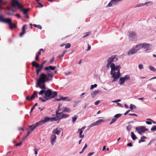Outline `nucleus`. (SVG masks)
Masks as SVG:
<instances>
[{"instance_id": "nucleus-1", "label": "nucleus", "mask_w": 156, "mask_h": 156, "mask_svg": "<svg viewBox=\"0 0 156 156\" xmlns=\"http://www.w3.org/2000/svg\"><path fill=\"white\" fill-rule=\"evenodd\" d=\"M44 94L46 98H55L57 96V93L56 91L52 92V91L49 89L47 90H41L39 93V94L40 95H43Z\"/></svg>"}, {"instance_id": "nucleus-2", "label": "nucleus", "mask_w": 156, "mask_h": 156, "mask_svg": "<svg viewBox=\"0 0 156 156\" xmlns=\"http://www.w3.org/2000/svg\"><path fill=\"white\" fill-rule=\"evenodd\" d=\"M0 22L4 23H8L9 28L11 30L17 27V26L16 24H13L12 23V20L11 18H7L4 19L3 16L2 15H0Z\"/></svg>"}, {"instance_id": "nucleus-3", "label": "nucleus", "mask_w": 156, "mask_h": 156, "mask_svg": "<svg viewBox=\"0 0 156 156\" xmlns=\"http://www.w3.org/2000/svg\"><path fill=\"white\" fill-rule=\"evenodd\" d=\"M50 80H51V78L47 77L45 74L43 73L41 74L39 79L37 81V85L40 86L41 84H44Z\"/></svg>"}, {"instance_id": "nucleus-4", "label": "nucleus", "mask_w": 156, "mask_h": 156, "mask_svg": "<svg viewBox=\"0 0 156 156\" xmlns=\"http://www.w3.org/2000/svg\"><path fill=\"white\" fill-rule=\"evenodd\" d=\"M56 67L55 66H50L46 67L44 69V71H46V73L48 76V77L51 78V80L52 78L53 77L54 75V73L51 70H54L56 69Z\"/></svg>"}, {"instance_id": "nucleus-5", "label": "nucleus", "mask_w": 156, "mask_h": 156, "mask_svg": "<svg viewBox=\"0 0 156 156\" xmlns=\"http://www.w3.org/2000/svg\"><path fill=\"white\" fill-rule=\"evenodd\" d=\"M59 117L56 116L55 117L50 118L48 117H45L43 119H42V121L43 124H45L48 122H53V121H56L58 120V122L60 119H59Z\"/></svg>"}, {"instance_id": "nucleus-6", "label": "nucleus", "mask_w": 156, "mask_h": 156, "mask_svg": "<svg viewBox=\"0 0 156 156\" xmlns=\"http://www.w3.org/2000/svg\"><path fill=\"white\" fill-rule=\"evenodd\" d=\"M120 69H119L118 70L117 72H115V73H114L111 74L112 75V78H113V80H112V82L117 81L120 78L121 75L120 72Z\"/></svg>"}, {"instance_id": "nucleus-7", "label": "nucleus", "mask_w": 156, "mask_h": 156, "mask_svg": "<svg viewBox=\"0 0 156 156\" xmlns=\"http://www.w3.org/2000/svg\"><path fill=\"white\" fill-rule=\"evenodd\" d=\"M130 41H135L136 38V33L133 31L129 32L127 34Z\"/></svg>"}, {"instance_id": "nucleus-8", "label": "nucleus", "mask_w": 156, "mask_h": 156, "mask_svg": "<svg viewBox=\"0 0 156 156\" xmlns=\"http://www.w3.org/2000/svg\"><path fill=\"white\" fill-rule=\"evenodd\" d=\"M111 71L110 72L111 75L113 73H115V71H117L119 69H120L121 66L120 65L115 66L114 63H113L111 66Z\"/></svg>"}, {"instance_id": "nucleus-9", "label": "nucleus", "mask_w": 156, "mask_h": 156, "mask_svg": "<svg viewBox=\"0 0 156 156\" xmlns=\"http://www.w3.org/2000/svg\"><path fill=\"white\" fill-rule=\"evenodd\" d=\"M118 60L117 56L116 55H112L111 57H109L107 59V61L111 63H113V62H116Z\"/></svg>"}, {"instance_id": "nucleus-10", "label": "nucleus", "mask_w": 156, "mask_h": 156, "mask_svg": "<svg viewBox=\"0 0 156 156\" xmlns=\"http://www.w3.org/2000/svg\"><path fill=\"white\" fill-rule=\"evenodd\" d=\"M41 124H43L42 120H41L38 122H37L35 124H34L30 126H28L30 129V130L31 131H32L36 127L39 125Z\"/></svg>"}, {"instance_id": "nucleus-11", "label": "nucleus", "mask_w": 156, "mask_h": 156, "mask_svg": "<svg viewBox=\"0 0 156 156\" xmlns=\"http://www.w3.org/2000/svg\"><path fill=\"white\" fill-rule=\"evenodd\" d=\"M12 7H18L19 9L22 6L16 0H12Z\"/></svg>"}, {"instance_id": "nucleus-12", "label": "nucleus", "mask_w": 156, "mask_h": 156, "mask_svg": "<svg viewBox=\"0 0 156 156\" xmlns=\"http://www.w3.org/2000/svg\"><path fill=\"white\" fill-rule=\"evenodd\" d=\"M104 120L103 119H99L96 121V122H94L93 123H91L89 126V127L90 128H91L94 126L98 125L101 122H104Z\"/></svg>"}, {"instance_id": "nucleus-13", "label": "nucleus", "mask_w": 156, "mask_h": 156, "mask_svg": "<svg viewBox=\"0 0 156 156\" xmlns=\"http://www.w3.org/2000/svg\"><path fill=\"white\" fill-rule=\"evenodd\" d=\"M137 51V49L135 47L131 48L128 51L127 54L129 56H130L133 54H135Z\"/></svg>"}, {"instance_id": "nucleus-14", "label": "nucleus", "mask_w": 156, "mask_h": 156, "mask_svg": "<svg viewBox=\"0 0 156 156\" xmlns=\"http://www.w3.org/2000/svg\"><path fill=\"white\" fill-rule=\"evenodd\" d=\"M46 61H44L40 65H39L38 63L36 62L35 61H33L32 63V65L33 66L35 67L36 68L40 66L42 68H43L44 65L46 63Z\"/></svg>"}, {"instance_id": "nucleus-15", "label": "nucleus", "mask_w": 156, "mask_h": 156, "mask_svg": "<svg viewBox=\"0 0 156 156\" xmlns=\"http://www.w3.org/2000/svg\"><path fill=\"white\" fill-rule=\"evenodd\" d=\"M122 0H111L108 4L106 6V7H110L112 6L113 5H115V3L121 1Z\"/></svg>"}, {"instance_id": "nucleus-16", "label": "nucleus", "mask_w": 156, "mask_h": 156, "mask_svg": "<svg viewBox=\"0 0 156 156\" xmlns=\"http://www.w3.org/2000/svg\"><path fill=\"white\" fill-rule=\"evenodd\" d=\"M151 46V44H146V43H143V46H142V47L143 48L145 49V51H149L150 49V46Z\"/></svg>"}, {"instance_id": "nucleus-17", "label": "nucleus", "mask_w": 156, "mask_h": 156, "mask_svg": "<svg viewBox=\"0 0 156 156\" xmlns=\"http://www.w3.org/2000/svg\"><path fill=\"white\" fill-rule=\"evenodd\" d=\"M57 138L56 136L55 135H52L51 136V144L52 145H54L55 143L56 142V140Z\"/></svg>"}, {"instance_id": "nucleus-18", "label": "nucleus", "mask_w": 156, "mask_h": 156, "mask_svg": "<svg viewBox=\"0 0 156 156\" xmlns=\"http://www.w3.org/2000/svg\"><path fill=\"white\" fill-rule=\"evenodd\" d=\"M102 93V92L100 90H95L94 91H92L91 93V95L92 97H94L96 96L98 94Z\"/></svg>"}, {"instance_id": "nucleus-19", "label": "nucleus", "mask_w": 156, "mask_h": 156, "mask_svg": "<svg viewBox=\"0 0 156 156\" xmlns=\"http://www.w3.org/2000/svg\"><path fill=\"white\" fill-rule=\"evenodd\" d=\"M60 129L57 128L55 129H54L52 133L54 134H56L58 135L60 132Z\"/></svg>"}, {"instance_id": "nucleus-20", "label": "nucleus", "mask_w": 156, "mask_h": 156, "mask_svg": "<svg viewBox=\"0 0 156 156\" xmlns=\"http://www.w3.org/2000/svg\"><path fill=\"white\" fill-rule=\"evenodd\" d=\"M26 25H24L22 27V32L20 33L19 34V36L20 37H21L23 35L25 34V27L26 26Z\"/></svg>"}, {"instance_id": "nucleus-21", "label": "nucleus", "mask_w": 156, "mask_h": 156, "mask_svg": "<svg viewBox=\"0 0 156 156\" xmlns=\"http://www.w3.org/2000/svg\"><path fill=\"white\" fill-rule=\"evenodd\" d=\"M30 9L29 8H27L26 9H23L22 6H21V8L20 9V10L23 11V14H27V12L29 11Z\"/></svg>"}, {"instance_id": "nucleus-22", "label": "nucleus", "mask_w": 156, "mask_h": 156, "mask_svg": "<svg viewBox=\"0 0 156 156\" xmlns=\"http://www.w3.org/2000/svg\"><path fill=\"white\" fill-rule=\"evenodd\" d=\"M69 115L68 114H63V112H62V114H61V115H60V116L59 117V119H65L66 118H67L69 117Z\"/></svg>"}, {"instance_id": "nucleus-23", "label": "nucleus", "mask_w": 156, "mask_h": 156, "mask_svg": "<svg viewBox=\"0 0 156 156\" xmlns=\"http://www.w3.org/2000/svg\"><path fill=\"white\" fill-rule=\"evenodd\" d=\"M119 84L120 85H121L122 84H124L125 83V81L123 79V78L122 77L119 78Z\"/></svg>"}, {"instance_id": "nucleus-24", "label": "nucleus", "mask_w": 156, "mask_h": 156, "mask_svg": "<svg viewBox=\"0 0 156 156\" xmlns=\"http://www.w3.org/2000/svg\"><path fill=\"white\" fill-rule=\"evenodd\" d=\"M42 68H43L41 67L40 66L36 68L37 75H38L39 73L41 70Z\"/></svg>"}, {"instance_id": "nucleus-25", "label": "nucleus", "mask_w": 156, "mask_h": 156, "mask_svg": "<svg viewBox=\"0 0 156 156\" xmlns=\"http://www.w3.org/2000/svg\"><path fill=\"white\" fill-rule=\"evenodd\" d=\"M143 46V43H140L138 44H137L135 46L136 49H137V51L140 49L143 48L142 46Z\"/></svg>"}, {"instance_id": "nucleus-26", "label": "nucleus", "mask_w": 156, "mask_h": 156, "mask_svg": "<svg viewBox=\"0 0 156 156\" xmlns=\"http://www.w3.org/2000/svg\"><path fill=\"white\" fill-rule=\"evenodd\" d=\"M70 99H69V98H59V99H57L56 101H69Z\"/></svg>"}, {"instance_id": "nucleus-27", "label": "nucleus", "mask_w": 156, "mask_h": 156, "mask_svg": "<svg viewBox=\"0 0 156 156\" xmlns=\"http://www.w3.org/2000/svg\"><path fill=\"white\" fill-rule=\"evenodd\" d=\"M131 138L133 140H135L136 139L137 137L134 133L133 132H131Z\"/></svg>"}, {"instance_id": "nucleus-28", "label": "nucleus", "mask_w": 156, "mask_h": 156, "mask_svg": "<svg viewBox=\"0 0 156 156\" xmlns=\"http://www.w3.org/2000/svg\"><path fill=\"white\" fill-rule=\"evenodd\" d=\"M36 96H37V92L36 91H34L33 94L30 97H29V96H27L26 98H35Z\"/></svg>"}, {"instance_id": "nucleus-29", "label": "nucleus", "mask_w": 156, "mask_h": 156, "mask_svg": "<svg viewBox=\"0 0 156 156\" xmlns=\"http://www.w3.org/2000/svg\"><path fill=\"white\" fill-rule=\"evenodd\" d=\"M147 139V137L144 136H143L141 137L140 139L139 140L138 142L139 143H141V142H144L145 141L144 139Z\"/></svg>"}, {"instance_id": "nucleus-30", "label": "nucleus", "mask_w": 156, "mask_h": 156, "mask_svg": "<svg viewBox=\"0 0 156 156\" xmlns=\"http://www.w3.org/2000/svg\"><path fill=\"white\" fill-rule=\"evenodd\" d=\"M78 118L77 116L75 115L74 117H72V122L73 124L75 122V121Z\"/></svg>"}, {"instance_id": "nucleus-31", "label": "nucleus", "mask_w": 156, "mask_h": 156, "mask_svg": "<svg viewBox=\"0 0 156 156\" xmlns=\"http://www.w3.org/2000/svg\"><path fill=\"white\" fill-rule=\"evenodd\" d=\"M122 77L123 78V79L125 81L127 80H129L130 79L129 75H126Z\"/></svg>"}, {"instance_id": "nucleus-32", "label": "nucleus", "mask_w": 156, "mask_h": 156, "mask_svg": "<svg viewBox=\"0 0 156 156\" xmlns=\"http://www.w3.org/2000/svg\"><path fill=\"white\" fill-rule=\"evenodd\" d=\"M136 106L135 105L131 104L129 106V108L131 110H133L136 108Z\"/></svg>"}, {"instance_id": "nucleus-33", "label": "nucleus", "mask_w": 156, "mask_h": 156, "mask_svg": "<svg viewBox=\"0 0 156 156\" xmlns=\"http://www.w3.org/2000/svg\"><path fill=\"white\" fill-rule=\"evenodd\" d=\"M39 100L42 102H44L50 99L51 98H39Z\"/></svg>"}, {"instance_id": "nucleus-34", "label": "nucleus", "mask_w": 156, "mask_h": 156, "mask_svg": "<svg viewBox=\"0 0 156 156\" xmlns=\"http://www.w3.org/2000/svg\"><path fill=\"white\" fill-rule=\"evenodd\" d=\"M59 110L58 109L56 111V116L60 117L62 114V112H59Z\"/></svg>"}, {"instance_id": "nucleus-35", "label": "nucleus", "mask_w": 156, "mask_h": 156, "mask_svg": "<svg viewBox=\"0 0 156 156\" xmlns=\"http://www.w3.org/2000/svg\"><path fill=\"white\" fill-rule=\"evenodd\" d=\"M82 131V130H80L79 129V136L80 138H83L84 137V135H82L83 133Z\"/></svg>"}, {"instance_id": "nucleus-36", "label": "nucleus", "mask_w": 156, "mask_h": 156, "mask_svg": "<svg viewBox=\"0 0 156 156\" xmlns=\"http://www.w3.org/2000/svg\"><path fill=\"white\" fill-rule=\"evenodd\" d=\"M64 112H71V109L69 108L65 107L63 110Z\"/></svg>"}, {"instance_id": "nucleus-37", "label": "nucleus", "mask_w": 156, "mask_h": 156, "mask_svg": "<svg viewBox=\"0 0 156 156\" xmlns=\"http://www.w3.org/2000/svg\"><path fill=\"white\" fill-rule=\"evenodd\" d=\"M149 67L151 70L154 71V72H156V69L154 67L151 66H150Z\"/></svg>"}, {"instance_id": "nucleus-38", "label": "nucleus", "mask_w": 156, "mask_h": 156, "mask_svg": "<svg viewBox=\"0 0 156 156\" xmlns=\"http://www.w3.org/2000/svg\"><path fill=\"white\" fill-rule=\"evenodd\" d=\"M139 129L142 132V133L145 132V127L144 126H141L139 127Z\"/></svg>"}, {"instance_id": "nucleus-39", "label": "nucleus", "mask_w": 156, "mask_h": 156, "mask_svg": "<svg viewBox=\"0 0 156 156\" xmlns=\"http://www.w3.org/2000/svg\"><path fill=\"white\" fill-rule=\"evenodd\" d=\"M122 115V114L120 113L116 114L114 115V117L116 119H117L120 117Z\"/></svg>"}, {"instance_id": "nucleus-40", "label": "nucleus", "mask_w": 156, "mask_h": 156, "mask_svg": "<svg viewBox=\"0 0 156 156\" xmlns=\"http://www.w3.org/2000/svg\"><path fill=\"white\" fill-rule=\"evenodd\" d=\"M44 84L42 86H41L40 85V86H39V87L42 89V90H45L46 89V88L45 87V85L44 84V83L43 84Z\"/></svg>"}, {"instance_id": "nucleus-41", "label": "nucleus", "mask_w": 156, "mask_h": 156, "mask_svg": "<svg viewBox=\"0 0 156 156\" xmlns=\"http://www.w3.org/2000/svg\"><path fill=\"white\" fill-rule=\"evenodd\" d=\"M132 126L131 125H129V126L126 127V129L128 131L129 133L130 132V131L131 130Z\"/></svg>"}, {"instance_id": "nucleus-42", "label": "nucleus", "mask_w": 156, "mask_h": 156, "mask_svg": "<svg viewBox=\"0 0 156 156\" xmlns=\"http://www.w3.org/2000/svg\"><path fill=\"white\" fill-rule=\"evenodd\" d=\"M97 86V85L96 84H95L94 85H92L90 87V90H92L95 87H96Z\"/></svg>"}, {"instance_id": "nucleus-43", "label": "nucleus", "mask_w": 156, "mask_h": 156, "mask_svg": "<svg viewBox=\"0 0 156 156\" xmlns=\"http://www.w3.org/2000/svg\"><path fill=\"white\" fill-rule=\"evenodd\" d=\"M34 27L38 28L39 29L41 30L42 28V27L39 25H36L34 24L33 25Z\"/></svg>"}, {"instance_id": "nucleus-44", "label": "nucleus", "mask_w": 156, "mask_h": 156, "mask_svg": "<svg viewBox=\"0 0 156 156\" xmlns=\"http://www.w3.org/2000/svg\"><path fill=\"white\" fill-rule=\"evenodd\" d=\"M91 33V32H88L85 33L84 34H85L84 36L83 37V38H85L89 35Z\"/></svg>"}, {"instance_id": "nucleus-45", "label": "nucleus", "mask_w": 156, "mask_h": 156, "mask_svg": "<svg viewBox=\"0 0 156 156\" xmlns=\"http://www.w3.org/2000/svg\"><path fill=\"white\" fill-rule=\"evenodd\" d=\"M135 129L137 131H138V133L140 135H141L143 133H142V132H141V131L139 129V127H136L135 128Z\"/></svg>"}, {"instance_id": "nucleus-46", "label": "nucleus", "mask_w": 156, "mask_h": 156, "mask_svg": "<svg viewBox=\"0 0 156 156\" xmlns=\"http://www.w3.org/2000/svg\"><path fill=\"white\" fill-rule=\"evenodd\" d=\"M117 119L115 118H114L112 119L111 121V122L110 123V125H111L114 122H115L116 121Z\"/></svg>"}, {"instance_id": "nucleus-47", "label": "nucleus", "mask_w": 156, "mask_h": 156, "mask_svg": "<svg viewBox=\"0 0 156 156\" xmlns=\"http://www.w3.org/2000/svg\"><path fill=\"white\" fill-rule=\"evenodd\" d=\"M151 130L154 132L156 131V126H153L152 128L151 129Z\"/></svg>"}, {"instance_id": "nucleus-48", "label": "nucleus", "mask_w": 156, "mask_h": 156, "mask_svg": "<svg viewBox=\"0 0 156 156\" xmlns=\"http://www.w3.org/2000/svg\"><path fill=\"white\" fill-rule=\"evenodd\" d=\"M65 48L66 49L69 48L71 46V44L70 43H67L65 44Z\"/></svg>"}, {"instance_id": "nucleus-49", "label": "nucleus", "mask_w": 156, "mask_h": 156, "mask_svg": "<svg viewBox=\"0 0 156 156\" xmlns=\"http://www.w3.org/2000/svg\"><path fill=\"white\" fill-rule=\"evenodd\" d=\"M107 64L106 65V67L107 68H109L110 66V67H111V65L112 63H111L110 62H109L107 60Z\"/></svg>"}, {"instance_id": "nucleus-50", "label": "nucleus", "mask_w": 156, "mask_h": 156, "mask_svg": "<svg viewBox=\"0 0 156 156\" xmlns=\"http://www.w3.org/2000/svg\"><path fill=\"white\" fill-rule=\"evenodd\" d=\"M144 6L143 3H140L137 4L135 7H140Z\"/></svg>"}, {"instance_id": "nucleus-51", "label": "nucleus", "mask_w": 156, "mask_h": 156, "mask_svg": "<svg viewBox=\"0 0 156 156\" xmlns=\"http://www.w3.org/2000/svg\"><path fill=\"white\" fill-rule=\"evenodd\" d=\"M143 65L142 64H139L138 66V67L139 69H143Z\"/></svg>"}, {"instance_id": "nucleus-52", "label": "nucleus", "mask_w": 156, "mask_h": 156, "mask_svg": "<svg viewBox=\"0 0 156 156\" xmlns=\"http://www.w3.org/2000/svg\"><path fill=\"white\" fill-rule=\"evenodd\" d=\"M151 3L152 4L153 3L151 1H148L145 2L144 3V5H147V4L149 3Z\"/></svg>"}, {"instance_id": "nucleus-53", "label": "nucleus", "mask_w": 156, "mask_h": 156, "mask_svg": "<svg viewBox=\"0 0 156 156\" xmlns=\"http://www.w3.org/2000/svg\"><path fill=\"white\" fill-rule=\"evenodd\" d=\"M7 9H8V12L7 13V14H8V15H12V13H11L10 12V11H9V10H10V9L9 8H8Z\"/></svg>"}, {"instance_id": "nucleus-54", "label": "nucleus", "mask_w": 156, "mask_h": 156, "mask_svg": "<svg viewBox=\"0 0 156 156\" xmlns=\"http://www.w3.org/2000/svg\"><path fill=\"white\" fill-rule=\"evenodd\" d=\"M129 115L131 116H137V115L136 114L134 113H129Z\"/></svg>"}, {"instance_id": "nucleus-55", "label": "nucleus", "mask_w": 156, "mask_h": 156, "mask_svg": "<svg viewBox=\"0 0 156 156\" xmlns=\"http://www.w3.org/2000/svg\"><path fill=\"white\" fill-rule=\"evenodd\" d=\"M88 44V48L87 49V51H89L90 49H91V47L90 45H89V44Z\"/></svg>"}, {"instance_id": "nucleus-56", "label": "nucleus", "mask_w": 156, "mask_h": 156, "mask_svg": "<svg viewBox=\"0 0 156 156\" xmlns=\"http://www.w3.org/2000/svg\"><path fill=\"white\" fill-rule=\"evenodd\" d=\"M100 102V101H99V100H98L96 101H95L94 102V104L95 105H98L99 103Z\"/></svg>"}, {"instance_id": "nucleus-57", "label": "nucleus", "mask_w": 156, "mask_h": 156, "mask_svg": "<svg viewBox=\"0 0 156 156\" xmlns=\"http://www.w3.org/2000/svg\"><path fill=\"white\" fill-rule=\"evenodd\" d=\"M31 132L32 131H31L30 130L28 131V132L27 133V135L25 136V138H26L30 134Z\"/></svg>"}, {"instance_id": "nucleus-58", "label": "nucleus", "mask_w": 156, "mask_h": 156, "mask_svg": "<svg viewBox=\"0 0 156 156\" xmlns=\"http://www.w3.org/2000/svg\"><path fill=\"white\" fill-rule=\"evenodd\" d=\"M127 145L129 147H132L133 146V144L131 142H130L127 144Z\"/></svg>"}, {"instance_id": "nucleus-59", "label": "nucleus", "mask_w": 156, "mask_h": 156, "mask_svg": "<svg viewBox=\"0 0 156 156\" xmlns=\"http://www.w3.org/2000/svg\"><path fill=\"white\" fill-rule=\"evenodd\" d=\"M117 105H118L119 107H123V106L121 104L119 103H117Z\"/></svg>"}, {"instance_id": "nucleus-60", "label": "nucleus", "mask_w": 156, "mask_h": 156, "mask_svg": "<svg viewBox=\"0 0 156 156\" xmlns=\"http://www.w3.org/2000/svg\"><path fill=\"white\" fill-rule=\"evenodd\" d=\"M35 59L36 61H38L39 60V56L36 55L35 57Z\"/></svg>"}, {"instance_id": "nucleus-61", "label": "nucleus", "mask_w": 156, "mask_h": 156, "mask_svg": "<svg viewBox=\"0 0 156 156\" xmlns=\"http://www.w3.org/2000/svg\"><path fill=\"white\" fill-rule=\"evenodd\" d=\"M146 124L148 125H151L152 124L151 122L150 121H146Z\"/></svg>"}, {"instance_id": "nucleus-62", "label": "nucleus", "mask_w": 156, "mask_h": 156, "mask_svg": "<svg viewBox=\"0 0 156 156\" xmlns=\"http://www.w3.org/2000/svg\"><path fill=\"white\" fill-rule=\"evenodd\" d=\"M15 16L17 17L18 18H20V16L19 14H15Z\"/></svg>"}, {"instance_id": "nucleus-63", "label": "nucleus", "mask_w": 156, "mask_h": 156, "mask_svg": "<svg viewBox=\"0 0 156 156\" xmlns=\"http://www.w3.org/2000/svg\"><path fill=\"white\" fill-rule=\"evenodd\" d=\"M22 143V142H19L16 144V146H19Z\"/></svg>"}, {"instance_id": "nucleus-64", "label": "nucleus", "mask_w": 156, "mask_h": 156, "mask_svg": "<svg viewBox=\"0 0 156 156\" xmlns=\"http://www.w3.org/2000/svg\"><path fill=\"white\" fill-rule=\"evenodd\" d=\"M54 58H52L50 61V62L51 63H52V62H53L54 61Z\"/></svg>"}]
</instances>
